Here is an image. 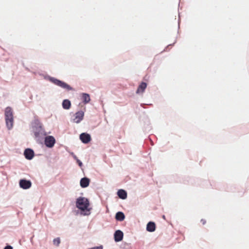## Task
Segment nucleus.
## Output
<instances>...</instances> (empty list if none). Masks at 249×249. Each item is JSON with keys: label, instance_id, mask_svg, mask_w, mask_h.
I'll list each match as a JSON object with an SVG mask.
<instances>
[{"label": "nucleus", "instance_id": "obj_2", "mask_svg": "<svg viewBox=\"0 0 249 249\" xmlns=\"http://www.w3.org/2000/svg\"><path fill=\"white\" fill-rule=\"evenodd\" d=\"M32 131L36 138H39L46 135L42 124L40 122L37 117H35L31 123Z\"/></svg>", "mask_w": 249, "mask_h": 249}, {"label": "nucleus", "instance_id": "obj_18", "mask_svg": "<svg viewBox=\"0 0 249 249\" xmlns=\"http://www.w3.org/2000/svg\"><path fill=\"white\" fill-rule=\"evenodd\" d=\"M60 243V239L59 237H57L56 238H54L53 240V244L55 246L58 247Z\"/></svg>", "mask_w": 249, "mask_h": 249}, {"label": "nucleus", "instance_id": "obj_4", "mask_svg": "<svg viewBox=\"0 0 249 249\" xmlns=\"http://www.w3.org/2000/svg\"><path fill=\"white\" fill-rule=\"evenodd\" d=\"M47 79L51 82L53 83L54 85L58 86L64 89H65L68 91L74 90L73 89L70 85L54 77L48 76Z\"/></svg>", "mask_w": 249, "mask_h": 249}, {"label": "nucleus", "instance_id": "obj_22", "mask_svg": "<svg viewBox=\"0 0 249 249\" xmlns=\"http://www.w3.org/2000/svg\"><path fill=\"white\" fill-rule=\"evenodd\" d=\"M201 222L202 223L203 225H204L206 223V220L203 219L201 220Z\"/></svg>", "mask_w": 249, "mask_h": 249}, {"label": "nucleus", "instance_id": "obj_12", "mask_svg": "<svg viewBox=\"0 0 249 249\" xmlns=\"http://www.w3.org/2000/svg\"><path fill=\"white\" fill-rule=\"evenodd\" d=\"M156 230V224L154 222L150 221L146 225V230L149 232H153Z\"/></svg>", "mask_w": 249, "mask_h": 249}, {"label": "nucleus", "instance_id": "obj_13", "mask_svg": "<svg viewBox=\"0 0 249 249\" xmlns=\"http://www.w3.org/2000/svg\"><path fill=\"white\" fill-rule=\"evenodd\" d=\"M118 197L122 199H125L127 198V192L124 189H119L117 192Z\"/></svg>", "mask_w": 249, "mask_h": 249}, {"label": "nucleus", "instance_id": "obj_15", "mask_svg": "<svg viewBox=\"0 0 249 249\" xmlns=\"http://www.w3.org/2000/svg\"><path fill=\"white\" fill-rule=\"evenodd\" d=\"M147 87V84L145 82H142L141 84L139 86L136 93H139L140 92H143L145 89Z\"/></svg>", "mask_w": 249, "mask_h": 249}, {"label": "nucleus", "instance_id": "obj_6", "mask_svg": "<svg viewBox=\"0 0 249 249\" xmlns=\"http://www.w3.org/2000/svg\"><path fill=\"white\" fill-rule=\"evenodd\" d=\"M19 185L21 188L26 190L29 189L32 186V182L30 180L21 179L19 180Z\"/></svg>", "mask_w": 249, "mask_h": 249}, {"label": "nucleus", "instance_id": "obj_7", "mask_svg": "<svg viewBox=\"0 0 249 249\" xmlns=\"http://www.w3.org/2000/svg\"><path fill=\"white\" fill-rule=\"evenodd\" d=\"M84 116V112L82 110H80L75 113L74 115V118L73 121L74 123L78 124L83 120Z\"/></svg>", "mask_w": 249, "mask_h": 249}, {"label": "nucleus", "instance_id": "obj_24", "mask_svg": "<svg viewBox=\"0 0 249 249\" xmlns=\"http://www.w3.org/2000/svg\"><path fill=\"white\" fill-rule=\"evenodd\" d=\"M73 155H75L73 152L71 153V155L73 157Z\"/></svg>", "mask_w": 249, "mask_h": 249}, {"label": "nucleus", "instance_id": "obj_21", "mask_svg": "<svg viewBox=\"0 0 249 249\" xmlns=\"http://www.w3.org/2000/svg\"><path fill=\"white\" fill-rule=\"evenodd\" d=\"M176 42H175L174 43H173V44H170L169 45H168L166 48L165 49H164V50H163V51H166V49L167 48H168L169 46H172L174 45V44Z\"/></svg>", "mask_w": 249, "mask_h": 249}, {"label": "nucleus", "instance_id": "obj_23", "mask_svg": "<svg viewBox=\"0 0 249 249\" xmlns=\"http://www.w3.org/2000/svg\"><path fill=\"white\" fill-rule=\"evenodd\" d=\"M73 158L76 161L77 160H78V158L75 155H73Z\"/></svg>", "mask_w": 249, "mask_h": 249}, {"label": "nucleus", "instance_id": "obj_25", "mask_svg": "<svg viewBox=\"0 0 249 249\" xmlns=\"http://www.w3.org/2000/svg\"><path fill=\"white\" fill-rule=\"evenodd\" d=\"M163 218H165V216L164 215H163Z\"/></svg>", "mask_w": 249, "mask_h": 249}, {"label": "nucleus", "instance_id": "obj_1", "mask_svg": "<svg viewBox=\"0 0 249 249\" xmlns=\"http://www.w3.org/2000/svg\"><path fill=\"white\" fill-rule=\"evenodd\" d=\"M76 207L81 211V214L83 215H89L90 214L91 208H89V202L87 198L80 196L76 200Z\"/></svg>", "mask_w": 249, "mask_h": 249}, {"label": "nucleus", "instance_id": "obj_3", "mask_svg": "<svg viewBox=\"0 0 249 249\" xmlns=\"http://www.w3.org/2000/svg\"><path fill=\"white\" fill-rule=\"evenodd\" d=\"M5 118L6 126L9 130L13 126V114L11 107H8L5 108Z\"/></svg>", "mask_w": 249, "mask_h": 249}, {"label": "nucleus", "instance_id": "obj_17", "mask_svg": "<svg viewBox=\"0 0 249 249\" xmlns=\"http://www.w3.org/2000/svg\"><path fill=\"white\" fill-rule=\"evenodd\" d=\"M115 218L117 221H122L124 219L125 215L123 212H118L116 213Z\"/></svg>", "mask_w": 249, "mask_h": 249}, {"label": "nucleus", "instance_id": "obj_20", "mask_svg": "<svg viewBox=\"0 0 249 249\" xmlns=\"http://www.w3.org/2000/svg\"><path fill=\"white\" fill-rule=\"evenodd\" d=\"M3 249H13V248L10 245H7Z\"/></svg>", "mask_w": 249, "mask_h": 249}, {"label": "nucleus", "instance_id": "obj_8", "mask_svg": "<svg viewBox=\"0 0 249 249\" xmlns=\"http://www.w3.org/2000/svg\"><path fill=\"white\" fill-rule=\"evenodd\" d=\"M80 140L85 144H87L91 141L90 135L87 133H82L80 135Z\"/></svg>", "mask_w": 249, "mask_h": 249}, {"label": "nucleus", "instance_id": "obj_11", "mask_svg": "<svg viewBox=\"0 0 249 249\" xmlns=\"http://www.w3.org/2000/svg\"><path fill=\"white\" fill-rule=\"evenodd\" d=\"M90 180L89 178L84 177L81 179L80 181V184L82 188H86L89 184Z\"/></svg>", "mask_w": 249, "mask_h": 249}, {"label": "nucleus", "instance_id": "obj_14", "mask_svg": "<svg viewBox=\"0 0 249 249\" xmlns=\"http://www.w3.org/2000/svg\"><path fill=\"white\" fill-rule=\"evenodd\" d=\"M71 102L69 99H64L62 103V107L64 109H69L71 107Z\"/></svg>", "mask_w": 249, "mask_h": 249}, {"label": "nucleus", "instance_id": "obj_9", "mask_svg": "<svg viewBox=\"0 0 249 249\" xmlns=\"http://www.w3.org/2000/svg\"><path fill=\"white\" fill-rule=\"evenodd\" d=\"M24 155L27 160H31L34 157L35 153L33 149L28 148L24 150Z\"/></svg>", "mask_w": 249, "mask_h": 249}, {"label": "nucleus", "instance_id": "obj_16", "mask_svg": "<svg viewBox=\"0 0 249 249\" xmlns=\"http://www.w3.org/2000/svg\"><path fill=\"white\" fill-rule=\"evenodd\" d=\"M82 100L85 104H87L90 101L89 95L88 93H82Z\"/></svg>", "mask_w": 249, "mask_h": 249}, {"label": "nucleus", "instance_id": "obj_19", "mask_svg": "<svg viewBox=\"0 0 249 249\" xmlns=\"http://www.w3.org/2000/svg\"><path fill=\"white\" fill-rule=\"evenodd\" d=\"M76 162L77 163V164H78V165L80 167H82V166H83V163L82 162L79 160V159L77 160H76Z\"/></svg>", "mask_w": 249, "mask_h": 249}, {"label": "nucleus", "instance_id": "obj_5", "mask_svg": "<svg viewBox=\"0 0 249 249\" xmlns=\"http://www.w3.org/2000/svg\"><path fill=\"white\" fill-rule=\"evenodd\" d=\"M44 143L47 147L52 148L55 143V140L52 136H46L45 138Z\"/></svg>", "mask_w": 249, "mask_h": 249}, {"label": "nucleus", "instance_id": "obj_10", "mask_svg": "<svg viewBox=\"0 0 249 249\" xmlns=\"http://www.w3.org/2000/svg\"><path fill=\"white\" fill-rule=\"evenodd\" d=\"M124 233L121 230H117L114 233V238L116 242L122 241L123 239Z\"/></svg>", "mask_w": 249, "mask_h": 249}]
</instances>
